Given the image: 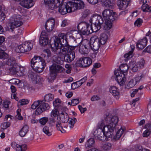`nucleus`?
I'll use <instances>...</instances> for the list:
<instances>
[{"mask_svg": "<svg viewBox=\"0 0 151 151\" xmlns=\"http://www.w3.org/2000/svg\"><path fill=\"white\" fill-rule=\"evenodd\" d=\"M66 36L63 33H60L58 37L55 38L53 43L51 44L52 50L60 56H64V61L68 63L73 61L75 57L74 50L79 43L74 46L68 44Z\"/></svg>", "mask_w": 151, "mask_h": 151, "instance_id": "1", "label": "nucleus"}, {"mask_svg": "<svg viewBox=\"0 0 151 151\" xmlns=\"http://www.w3.org/2000/svg\"><path fill=\"white\" fill-rule=\"evenodd\" d=\"M89 22L94 24L93 29L91 26L84 22L80 23L78 25V29L81 34L88 35L93 32H97L101 29L104 21L101 16L95 14L91 17Z\"/></svg>", "mask_w": 151, "mask_h": 151, "instance_id": "2", "label": "nucleus"}, {"mask_svg": "<svg viewBox=\"0 0 151 151\" xmlns=\"http://www.w3.org/2000/svg\"><path fill=\"white\" fill-rule=\"evenodd\" d=\"M31 63L34 71L38 73L42 72L46 66L44 59L39 56H35L31 60Z\"/></svg>", "mask_w": 151, "mask_h": 151, "instance_id": "3", "label": "nucleus"}, {"mask_svg": "<svg viewBox=\"0 0 151 151\" xmlns=\"http://www.w3.org/2000/svg\"><path fill=\"white\" fill-rule=\"evenodd\" d=\"M105 121L108 124L107 127L105 128V130H109L111 135H113L114 130L116 129V127L118 124L119 119L116 116H114L110 117L109 114H106L104 116Z\"/></svg>", "mask_w": 151, "mask_h": 151, "instance_id": "4", "label": "nucleus"}, {"mask_svg": "<svg viewBox=\"0 0 151 151\" xmlns=\"http://www.w3.org/2000/svg\"><path fill=\"white\" fill-rule=\"evenodd\" d=\"M6 64L9 66V72L10 75H15L17 72V68L18 66L16 63L15 59L13 57H10L6 62Z\"/></svg>", "mask_w": 151, "mask_h": 151, "instance_id": "5", "label": "nucleus"}, {"mask_svg": "<svg viewBox=\"0 0 151 151\" xmlns=\"http://www.w3.org/2000/svg\"><path fill=\"white\" fill-rule=\"evenodd\" d=\"M102 14L104 19L107 21H114L117 19L116 13L112 10L109 9L104 10L102 12Z\"/></svg>", "mask_w": 151, "mask_h": 151, "instance_id": "6", "label": "nucleus"}, {"mask_svg": "<svg viewBox=\"0 0 151 151\" xmlns=\"http://www.w3.org/2000/svg\"><path fill=\"white\" fill-rule=\"evenodd\" d=\"M68 6H70L71 10L73 12L77 9H83L84 8V2L81 0H74L73 1L68 2Z\"/></svg>", "mask_w": 151, "mask_h": 151, "instance_id": "7", "label": "nucleus"}, {"mask_svg": "<svg viewBox=\"0 0 151 151\" xmlns=\"http://www.w3.org/2000/svg\"><path fill=\"white\" fill-rule=\"evenodd\" d=\"M33 47V43L29 41L25 42L19 45L17 49L18 52H24L30 51Z\"/></svg>", "mask_w": 151, "mask_h": 151, "instance_id": "8", "label": "nucleus"}, {"mask_svg": "<svg viewBox=\"0 0 151 151\" xmlns=\"http://www.w3.org/2000/svg\"><path fill=\"white\" fill-rule=\"evenodd\" d=\"M106 134L103 130L100 129H96L94 132L95 137L102 141H108L109 140V138L112 137V135H111L109 137H107Z\"/></svg>", "mask_w": 151, "mask_h": 151, "instance_id": "9", "label": "nucleus"}, {"mask_svg": "<svg viewBox=\"0 0 151 151\" xmlns=\"http://www.w3.org/2000/svg\"><path fill=\"white\" fill-rule=\"evenodd\" d=\"M55 0H44L45 7L49 10H53L58 7V5H60L63 1V0H57V3H55Z\"/></svg>", "mask_w": 151, "mask_h": 151, "instance_id": "10", "label": "nucleus"}, {"mask_svg": "<svg viewBox=\"0 0 151 151\" xmlns=\"http://www.w3.org/2000/svg\"><path fill=\"white\" fill-rule=\"evenodd\" d=\"M129 66L127 64L122 65L119 69L115 70L114 72L115 76H125L127 74Z\"/></svg>", "mask_w": 151, "mask_h": 151, "instance_id": "11", "label": "nucleus"}, {"mask_svg": "<svg viewBox=\"0 0 151 151\" xmlns=\"http://www.w3.org/2000/svg\"><path fill=\"white\" fill-rule=\"evenodd\" d=\"M63 3V2H62ZM68 2L66 3L61 4L60 5H58L59 6L58 9L59 12L62 15H64L67 13H70L73 12L71 7L68 6Z\"/></svg>", "mask_w": 151, "mask_h": 151, "instance_id": "12", "label": "nucleus"}, {"mask_svg": "<svg viewBox=\"0 0 151 151\" xmlns=\"http://www.w3.org/2000/svg\"><path fill=\"white\" fill-rule=\"evenodd\" d=\"M55 24V21L54 19L50 18L46 22L45 27L47 31L48 32L52 31L54 29Z\"/></svg>", "mask_w": 151, "mask_h": 151, "instance_id": "13", "label": "nucleus"}, {"mask_svg": "<svg viewBox=\"0 0 151 151\" xmlns=\"http://www.w3.org/2000/svg\"><path fill=\"white\" fill-rule=\"evenodd\" d=\"M90 48L91 43L87 41L86 44L80 46L79 51L82 54H87L89 52Z\"/></svg>", "mask_w": 151, "mask_h": 151, "instance_id": "14", "label": "nucleus"}, {"mask_svg": "<svg viewBox=\"0 0 151 151\" xmlns=\"http://www.w3.org/2000/svg\"><path fill=\"white\" fill-rule=\"evenodd\" d=\"M130 0H119L117 2V5L119 9L124 10L128 6Z\"/></svg>", "mask_w": 151, "mask_h": 151, "instance_id": "15", "label": "nucleus"}, {"mask_svg": "<svg viewBox=\"0 0 151 151\" xmlns=\"http://www.w3.org/2000/svg\"><path fill=\"white\" fill-rule=\"evenodd\" d=\"M91 39L94 40V41L92 45L91 44V48L94 51L98 50L99 48L101 45L98 38L93 37L91 38Z\"/></svg>", "mask_w": 151, "mask_h": 151, "instance_id": "16", "label": "nucleus"}, {"mask_svg": "<svg viewBox=\"0 0 151 151\" xmlns=\"http://www.w3.org/2000/svg\"><path fill=\"white\" fill-rule=\"evenodd\" d=\"M87 79V77L86 76L80 80L77 81L76 82L73 83L71 84V88L73 89H75L78 88L81 86L84 83Z\"/></svg>", "mask_w": 151, "mask_h": 151, "instance_id": "17", "label": "nucleus"}, {"mask_svg": "<svg viewBox=\"0 0 151 151\" xmlns=\"http://www.w3.org/2000/svg\"><path fill=\"white\" fill-rule=\"evenodd\" d=\"M20 4L22 6L28 9L32 7L34 5V2L32 0H23Z\"/></svg>", "mask_w": 151, "mask_h": 151, "instance_id": "18", "label": "nucleus"}, {"mask_svg": "<svg viewBox=\"0 0 151 151\" xmlns=\"http://www.w3.org/2000/svg\"><path fill=\"white\" fill-rule=\"evenodd\" d=\"M147 40L146 37L142 39L139 40L136 44L137 47L139 49H143L146 45Z\"/></svg>", "mask_w": 151, "mask_h": 151, "instance_id": "19", "label": "nucleus"}, {"mask_svg": "<svg viewBox=\"0 0 151 151\" xmlns=\"http://www.w3.org/2000/svg\"><path fill=\"white\" fill-rule=\"evenodd\" d=\"M97 127L98 128L97 129H102L104 131V132L106 133V134L107 137H109L111 135L110 132H109V130H107V132L105 131V128L107 127V124L105 125L104 122L103 121H101L99 122L98 123Z\"/></svg>", "mask_w": 151, "mask_h": 151, "instance_id": "20", "label": "nucleus"}, {"mask_svg": "<svg viewBox=\"0 0 151 151\" xmlns=\"http://www.w3.org/2000/svg\"><path fill=\"white\" fill-rule=\"evenodd\" d=\"M109 91L116 99H119L120 96L118 88L115 86H113L110 88Z\"/></svg>", "mask_w": 151, "mask_h": 151, "instance_id": "21", "label": "nucleus"}, {"mask_svg": "<svg viewBox=\"0 0 151 151\" xmlns=\"http://www.w3.org/2000/svg\"><path fill=\"white\" fill-rule=\"evenodd\" d=\"M22 24V21H11V23L10 25V28L9 29V31L12 32L14 31L13 29H14L15 28L20 27Z\"/></svg>", "mask_w": 151, "mask_h": 151, "instance_id": "22", "label": "nucleus"}, {"mask_svg": "<svg viewBox=\"0 0 151 151\" xmlns=\"http://www.w3.org/2000/svg\"><path fill=\"white\" fill-rule=\"evenodd\" d=\"M108 39V33H104L101 34L98 39L101 45L105 44L107 41Z\"/></svg>", "mask_w": 151, "mask_h": 151, "instance_id": "23", "label": "nucleus"}, {"mask_svg": "<svg viewBox=\"0 0 151 151\" xmlns=\"http://www.w3.org/2000/svg\"><path fill=\"white\" fill-rule=\"evenodd\" d=\"M142 4V9L143 12H151V6H149L147 4H146L147 2V0H143Z\"/></svg>", "mask_w": 151, "mask_h": 151, "instance_id": "24", "label": "nucleus"}, {"mask_svg": "<svg viewBox=\"0 0 151 151\" xmlns=\"http://www.w3.org/2000/svg\"><path fill=\"white\" fill-rule=\"evenodd\" d=\"M43 132L48 136H50L52 135V130L51 127L45 126L42 129Z\"/></svg>", "mask_w": 151, "mask_h": 151, "instance_id": "25", "label": "nucleus"}, {"mask_svg": "<svg viewBox=\"0 0 151 151\" xmlns=\"http://www.w3.org/2000/svg\"><path fill=\"white\" fill-rule=\"evenodd\" d=\"M115 80L120 86L123 85L126 81L125 76H123V77H122V76H116Z\"/></svg>", "mask_w": 151, "mask_h": 151, "instance_id": "26", "label": "nucleus"}, {"mask_svg": "<svg viewBox=\"0 0 151 151\" xmlns=\"http://www.w3.org/2000/svg\"><path fill=\"white\" fill-rule=\"evenodd\" d=\"M29 127L27 125H24L19 132V134L22 137H24L28 131Z\"/></svg>", "mask_w": 151, "mask_h": 151, "instance_id": "27", "label": "nucleus"}, {"mask_svg": "<svg viewBox=\"0 0 151 151\" xmlns=\"http://www.w3.org/2000/svg\"><path fill=\"white\" fill-rule=\"evenodd\" d=\"M95 145V140L93 138H90L86 143L85 146L86 148H90Z\"/></svg>", "mask_w": 151, "mask_h": 151, "instance_id": "28", "label": "nucleus"}, {"mask_svg": "<svg viewBox=\"0 0 151 151\" xmlns=\"http://www.w3.org/2000/svg\"><path fill=\"white\" fill-rule=\"evenodd\" d=\"M10 88L11 91L13 93L11 94L12 99H14L16 101H18L19 100V99L17 97L16 95V93H15L17 90L16 87L14 86H11Z\"/></svg>", "mask_w": 151, "mask_h": 151, "instance_id": "29", "label": "nucleus"}, {"mask_svg": "<svg viewBox=\"0 0 151 151\" xmlns=\"http://www.w3.org/2000/svg\"><path fill=\"white\" fill-rule=\"evenodd\" d=\"M102 147L104 151H108L111 150L112 147V145L111 143L107 142L103 144Z\"/></svg>", "mask_w": 151, "mask_h": 151, "instance_id": "30", "label": "nucleus"}, {"mask_svg": "<svg viewBox=\"0 0 151 151\" xmlns=\"http://www.w3.org/2000/svg\"><path fill=\"white\" fill-rule=\"evenodd\" d=\"M39 42L42 46H45L48 43V38L44 37H40Z\"/></svg>", "mask_w": 151, "mask_h": 151, "instance_id": "31", "label": "nucleus"}, {"mask_svg": "<svg viewBox=\"0 0 151 151\" xmlns=\"http://www.w3.org/2000/svg\"><path fill=\"white\" fill-rule=\"evenodd\" d=\"M30 78L34 84H37L40 82L42 80L40 76H30Z\"/></svg>", "mask_w": 151, "mask_h": 151, "instance_id": "32", "label": "nucleus"}, {"mask_svg": "<svg viewBox=\"0 0 151 151\" xmlns=\"http://www.w3.org/2000/svg\"><path fill=\"white\" fill-rule=\"evenodd\" d=\"M60 117L61 121L64 123L67 122L68 121V116L66 113H61Z\"/></svg>", "mask_w": 151, "mask_h": 151, "instance_id": "33", "label": "nucleus"}, {"mask_svg": "<svg viewBox=\"0 0 151 151\" xmlns=\"http://www.w3.org/2000/svg\"><path fill=\"white\" fill-rule=\"evenodd\" d=\"M124 128H121L117 132L114 138L116 140H118L121 137L124 131Z\"/></svg>", "mask_w": 151, "mask_h": 151, "instance_id": "34", "label": "nucleus"}, {"mask_svg": "<svg viewBox=\"0 0 151 151\" xmlns=\"http://www.w3.org/2000/svg\"><path fill=\"white\" fill-rule=\"evenodd\" d=\"M45 101L44 100H41V103L40 105V107L42 108L44 111L48 110L50 108L49 105L48 103H44Z\"/></svg>", "mask_w": 151, "mask_h": 151, "instance_id": "35", "label": "nucleus"}, {"mask_svg": "<svg viewBox=\"0 0 151 151\" xmlns=\"http://www.w3.org/2000/svg\"><path fill=\"white\" fill-rule=\"evenodd\" d=\"M129 66L132 69V71L134 72H136L139 67L137 64H135V62L133 61L130 62L129 64Z\"/></svg>", "mask_w": 151, "mask_h": 151, "instance_id": "36", "label": "nucleus"}, {"mask_svg": "<svg viewBox=\"0 0 151 151\" xmlns=\"http://www.w3.org/2000/svg\"><path fill=\"white\" fill-rule=\"evenodd\" d=\"M44 101L47 102H49L52 101L54 99L53 95L51 93H48L46 94L44 96Z\"/></svg>", "mask_w": 151, "mask_h": 151, "instance_id": "37", "label": "nucleus"}, {"mask_svg": "<svg viewBox=\"0 0 151 151\" xmlns=\"http://www.w3.org/2000/svg\"><path fill=\"white\" fill-rule=\"evenodd\" d=\"M56 65H52L50 67V71L51 74H57Z\"/></svg>", "mask_w": 151, "mask_h": 151, "instance_id": "38", "label": "nucleus"}, {"mask_svg": "<svg viewBox=\"0 0 151 151\" xmlns=\"http://www.w3.org/2000/svg\"><path fill=\"white\" fill-rule=\"evenodd\" d=\"M134 80L132 79L126 85H125V87L126 88L129 89L134 87L135 85L134 82Z\"/></svg>", "mask_w": 151, "mask_h": 151, "instance_id": "39", "label": "nucleus"}, {"mask_svg": "<svg viewBox=\"0 0 151 151\" xmlns=\"http://www.w3.org/2000/svg\"><path fill=\"white\" fill-rule=\"evenodd\" d=\"M11 145L12 147L13 148L17 147L16 149L18 147H22V149H23L24 148H26V145H18L15 142H12L11 143Z\"/></svg>", "mask_w": 151, "mask_h": 151, "instance_id": "40", "label": "nucleus"}, {"mask_svg": "<svg viewBox=\"0 0 151 151\" xmlns=\"http://www.w3.org/2000/svg\"><path fill=\"white\" fill-rule=\"evenodd\" d=\"M53 60L56 63L58 64H63L64 62L63 59L60 57L55 58L53 57Z\"/></svg>", "mask_w": 151, "mask_h": 151, "instance_id": "41", "label": "nucleus"}, {"mask_svg": "<svg viewBox=\"0 0 151 151\" xmlns=\"http://www.w3.org/2000/svg\"><path fill=\"white\" fill-rule=\"evenodd\" d=\"M111 21H108V22L105 23V25L104 26V28L106 30H108L110 29L112 27V22Z\"/></svg>", "mask_w": 151, "mask_h": 151, "instance_id": "42", "label": "nucleus"}, {"mask_svg": "<svg viewBox=\"0 0 151 151\" xmlns=\"http://www.w3.org/2000/svg\"><path fill=\"white\" fill-rule=\"evenodd\" d=\"M48 120V118L47 117H45L40 119L39 121L41 125H44L46 124Z\"/></svg>", "mask_w": 151, "mask_h": 151, "instance_id": "43", "label": "nucleus"}, {"mask_svg": "<svg viewBox=\"0 0 151 151\" xmlns=\"http://www.w3.org/2000/svg\"><path fill=\"white\" fill-rule=\"evenodd\" d=\"M10 20L11 21H22V19L20 15H17L13 16L12 17H11L10 18Z\"/></svg>", "mask_w": 151, "mask_h": 151, "instance_id": "44", "label": "nucleus"}, {"mask_svg": "<svg viewBox=\"0 0 151 151\" xmlns=\"http://www.w3.org/2000/svg\"><path fill=\"white\" fill-rule=\"evenodd\" d=\"M59 114V111L57 109H53L50 114V116L52 117H57Z\"/></svg>", "mask_w": 151, "mask_h": 151, "instance_id": "45", "label": "nucleus"}, {"mask_svg": "<svg viewBox=\"0 0 151 151\" xmlns=\"http://www.w3.org/2000/svg\"><path fill=\"white\" fill-rule=\"evenodd\" d=\"M41 100H38L35 101L31 105V108L35 109L38 106H40L41 104Z\"/></svg>", "mask_w": 151, "mask_h": 151, "instance_id": "46", "label": "nucleus"}, {"mask_svg": "<svg viewBox=\"0 0 151 151\" xmlns=\"http://www.w3.org/2000/svg\"><path fill=\"white\" fill-rule=\"evenodd\" d=\"M56 127L58 130L60 131L62 133H64L65 131L63 129L61 124L60 123L58 122L56 124Z\"/></svg>", "mask_w": 151, "mask_h": 151, "instance_id": "47", "label": "nucleus"}, {"mask_svg": "<svg viewBox=\"0 0 151 151\" xmlns=\"http://www.w3.org/2000/svg\"><path fill=\"white\" fill-rule=\"evenodd\" d=\"M145 63V61L143 59H141L137 63V65L140 68H142L144 67Z\"/></svg>", "mask_w": 151, "mask_h": 151, "instance_id": "48", "label": "nucleus"}, {"mask_svg": "<svg viewBox=\"0 0 151 151\" xmlns=\"http://www.w3.org/2000/svg\"><path fill=\"white\" fill-rule=\"evenodd\" d=\"M76 118H74L73 119H71L68 122L70 128H72L74 126V124L76 122Z\"/></svg>", "mask_w": 151, "mask_h": 151, "instance_id": "49", "label": "nucleus"}, {"mask_svg": "<svg viewBox=\"0 0 151 151\" xmlns=\"http://www.w3.org/2000/svg\"><path fill=\"white\" fill-rule=\"evenodd\" d=\"M57 74L58 73H63L65 71V69L61 66L56 65Z\"/></svg>", "mask_w": 151, "mask_h": 151, "instance_id": "50", "label": "nucleus"}, {"mask_svg": "<svg viewBox=\"0 0 151 151\" xmlns=\"http://www.w3.org/2000/svg\"><path fill=\"white\" fill-rule=\"evenodd\" d=\"M143 22L142 19L140 18L137 19L134 22V25L135 26L140 27Z\"/></svg>", "mask_w": 151, "mask_h": 151, "instance_id": "51", "label": "nucleus"}, {"mask_svg": "<svg viewBox=\"0 0 151 151\" xmlns=\"http://www.w3.org/2000/svg\"><path fill=\"white\" fill-rule=\"evenodd\" d=\"M10 124L9 122H4L1 124V127L2 129H6L10 126Z\"/></svg>", "mask_w": 151, "mask_h": 151, "instance_id": "52", "label": "nucleus"}, {"mask_svg": "<svg viewBox=\"0 0 151 151\" xmlns=\"http://www.w3.org/2000/svg\"><path fill=\"white\" fill-rule=\"evenodd\" d=\"M8 57V55L4 52L0 51V59H6Z\"/></svg>", "mask_w": 151, "mask_h": 151, "instance_id": "53", "label": "nucleus"}, {"mask_svg": "<svg viewBox=\"0 0 151 151\" xmlns=\"http://www.w3.org/2000/svg\"><path fill=\"white\" fill-rule=\"evenodd\" d=\"M83 58H80L77 61L76 65L78 66L83 67Z\"/></svg>", "mask_w": 151, "mask_h": 151, "instance_id": "54", "label": "nucleus"}, {"mask_svg": "<svg viewBox=\"0 0 151 151\" xmlns=\"http://www.w3.org/2000/svg\"><path fill=\"white\" fill-rule=\"evenodd\" d=\"M61 101L59 99H56L53 102V105L55 107H57L61 104Z\"/></svg>", "mask_w": 151, "mask_h": 151, "instance_id": "55", "label": "nucleus"}, {"mask_svg": "<svg viewBox=\"0 0 151 151\" xmlns=\"http://www.w3.org/2000/svg\"><path fill=\"white\" fill-rule=\"evenodd\" d=\"M43 111H43L42 108L40 107V105L36 109L35 114L36 115H39Z\"/></svg>", "mask_w": 151, "mask_h": 151, "instance_id": "56", "label": "nucleus"}, {"mask_svg": "<svg viewBox=\"0 0 151 151\" xmlns=\"http://www.w3.org/2000/svg\"><path fill=\"white\" fill-rule=\"evenodd\" d=\"M11 103L10 101L5 100L4 101L3 103V106L5 108L8 109L9 107V105Z\"/></svg>", "mask_w": 151, "mask_h": 151, "instance_id": "57", "label": "nucleus"}, {"mask_svg": "<svg viewBox=\"0 0 151 151\" xmlns=\"http://www.w3.org/2000/svg\"><path fill=\"white\" fill-rule=\"evenodd\" d=\"M47 81L49 83L52 82L56 78V76H47Z\"/></svg>", "mask_w": 151, "mask_h": 151, "instance_id": "58", "label": "nucleus"}, {"mask_svg": "<svg viewBox=\"0 0 151 151\" xmlns=\"http://www.w3.org/2000/svg\"><path fill=\"white\" fill-rule=\"evenodd\" d=\"M111 2L109 0H105L103 2V5L106 7H109L111 6Z\"/></svg>", "mask_w": 151, "mask_h": 151, "instance_id": "59", "label": "nucleus"}, {"mask_svg": "<svg viewBox=\"0 0 151 151\" xmlns=\"http://www.w3.org/2000/svg\"><path fill=\"white\" fill-rule=\"evenodd\" d=\"M13 30L14 33L18 35H20L22 33V30L20 28L16 29L15 28Z\"/></svg>", "mask_w": 151, "mask_h": 151, "instance_id": "60", "label": "nucleus"}, {"mask_svg": "<svg viewBox=\"0 0 151 151\" xmlns=\"http://www.w3.org/2000/svg\"><path fill=\"white\" fill-rule=\"evenodd\" d=\"M19 102L21 105H24L27 104L29 102L27 99H23L20 100Z\"/></svg>", "mask_w": 151, "mask_h": 151, "instance_id": "61", "label": "nucleus"}, {"mask_svg": "<svg viewBox=\"0 0 151 151\" xmlns=\"http://www.w3.org/2000/svg\"><path fill=\"white\" fill-rule=\"evenodd\" d=\"M79 102L78 99H73L71 100V104L72 106H76Z\"/></svg>", "mask_w": 151, "mask_h": 151, "instance_id": "62", "label": "nucleus"}, {"mask_svg": "<svg viewBox=\"0 0 151 151\" xmlns=\"http://www.w3.org/2000/svg\"><path fill=\"white\" fill-rule=\"evenodd\" d=\"M132 54H131L129 51L128 53H126L124 55V57L126 58L125 60H127L131 58L132 57Z\"/></svg>", "mask_w": 151, "mask_h": 151, "instance_id": "63", "label": "nucleus"}, {"mask_svg": "<svg viewBox=\"0 0 151 151\" xmlns=\"http://www.w3.org/2000/svg\"><path fill=\"white\" fill-rule=\"evenodd\" d=\"M143 150L142 146L140 145H137L135 148L136 151H143Z\"/></svg>", "mask_w": 151, "mask_h": 151, "instance_id": "64", "label": "nucleus"}]
</instances>
